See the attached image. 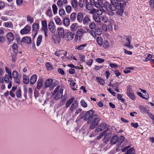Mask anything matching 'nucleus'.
I'll use <instances>...</instances> for the list:
<instances>
[{"label": "nucleus", "mask_w": 154, "mask_h": 154, "mask_svg": "<svg viewBox=\"0 0 154 154\" xmlns=\"http://www.w3.org/2000/svg\"><path fill=\"white\" fill-rule=\"evenodd\" d=\"M94 111L90 110L88 111L84 116V120L87 121L88 124H91L90 128L93 129L98 125L100 121V118L97 115H93Z\"/></svg>", "instance_id": "f257e3e1"}, {"label": "nucleus", "mask_w": 154, "mask_h": 154, "mask_svg": "<svg viewBox=\"0 0 154 154\" xmlns=\"http://www.w3.org/2000/svg\"><path fill=\"white\" fill-rule=\"evenodd\" d=\"M63 90L62 88H60V86H57L55 88L53 94L54 98L56 100H58L61 98L63 96Z\"/></svg>", "instance_id": "f03ea898"}, {"label": "nucleus", "mask_w": 154, "mask_h": 154, "mask_svg": "<svg viewBox=\"0 0 154 154\" xmlns=\"http://www.w3.org/2000/svg\"><path fill=\"white\" fill-rule=\"evenodd\" d=\"M127 93L128 97L131 99L133 100H134V99L135 97L134 93L132 90L131 87L130 85H128L127 86Z\"/></svg>", "instance_id": "7ed1b4c3"}, {"label": "nucleus", "mask_w": 154, "mask_h": 154, "mask_svg": "<svg viewBox=\"0 0 154 154\" xmlns=\"http://www.w3.org/2000/svg\"><path fill=\"white\" fill-rule=\"evenodd\" d=\"M106 129L107 130L106 132L104 134V137L103 140V142L106 143H107L109 140L112 134V132L109 131L108 130V128Z\"/></svg>", "instance_id": "20e7f679"}, {"label": "nucleus", "mask_w": 154, "mask_h": 154, "mask_svg": "<svg viewBox=\"0 0 154 154\" xmlns=\"http://www.w3.org/2000/svg\"><path fill=\"white\" fill-rule=\"evenodd\" d=\"M108 126H109L105 123L101 124L96 129L95 132H98L99 131H101L106 128V129L108 128V130L109 129Z\"/></svg>", "instance_id": "39448f33"}, {"label": "nucleus", "mask_w": 154, "mask_h": 154, "mask_svg": "<svg viewBox=\"0 0 154 154\" xmlns=\"http://www.w3.org/2000/svg\"><path fill=\"white\" fill-rule=\"evenodd\" d=\"M48 28L50 31L52 33L55 32L56 27L53 21H51L48 23Z\"/></svg>", "instance_id": "423d86ee"}, {"label": "nucleus", "mask_w": 154, "mask_h": 154, "mask_svg": "<svg viewBox=\"0 0 154 154\" xmlns=\"http://www.w3.org/2000/svg\"><path fill=\"white\" fill-rule=\"evenodd\" d=\"M111 4L113 6H115L116 8L119 9L122 8V4L120 2H119L117 0H110Z\"/></svg>", "instance_id": "0eeeda50"}, {"label": "nucleus", "mask_w": 154, "mask_h": 154, "mask_svg": "<svg viewBox=\"0 0 154 154\" xmlns=\"http://www.w3.org/2000/svg\"><path fill=\"white\" fill-rule=\"evenodd\" d=\"M84 33V31L82 29H79L75 35V37L76 39L80 40L82 36Z\"/></svg>", "instance_id": "6e6552de"}, {"label": "nucleus", "mask_w": 154, "mask_h": 154, "mask_svg": "<svg viewBox=\"0 0 154 154\" xmlns=\"http://www.w3.org/2000/svg\"><path fill=\"white\" fill-rule=\"evenodd\" d=\"M31 30V27L30 26L26 25L20 31L21 34H24L28 33Z\"/></svg>", "instance_id": "1a4fd4ad"}, {"label": "nucleus", "mask_w": 154, "mask_h": 154, "mask_svg": "<svg viewBox=\"0 0 154 154\" xmlns=\"http://www.w3.org/2000/svg\"><path fill=\"white\" fill-rule=\"evenodd\" d=\"M78 106V101L76 100L73 101L72 103L71 106L70 107V110L72 112H73Z\"/></svg>", "instance_id": "9d476101"}, {"label": "nucleus", "mask_w": 154, "mask_h": 154, "mask_svg": "<svg viewBox=\"0 0 154 154\" xmlns=\"http://www.w3.org/2000/svg\"><path fill=\"white\" fill-rule=\"evenodd\" d=\"M57 30L59 36L60 37L64 38L65 36V32L63 28L62 27H59L57 28Z\"/></svg>", "instance_id": "9b49d317"}, {"label": "nucleus", "mask_w": 154, "mask_h": 154, "mask_svg": "<svg viewBox=\"0 0 154 154\" xmlns=\"http://www.w3.org/2000/svg\"><path fill=\"white\" fill-rule=\"evenodd\" d=\"M74 34L71 32H68L66 34V38L67 40H72L74 37Z\"/></svg>", "instance_id": "f8f14e48"}, {"label": "nucleus", "mask_w": 154, "mask_h": 154, "mask_svg": "<svg viewBox=\"0 0 154 154\" xmlns=\"http://www.w3.org/2000/svg\"><path fill=\"white\" fill-rule=\"evenodd\" d=\"M71 4L72 8L75 10L78 8V2L77 0H72L71 1Z\"/></svg>", "instance_id": "ddd939ff"}, {"label": "nucleus", "mask_w": 154, "mask_h": 154, "mask_svg": "<svg viewBox=\"0 0 154 154\" xmlns=\"http://www.w3.org/2000/svg\"><path fill=\"white\" fill-rule=\"evenodd\" d=\"M6 38L9 42H11L13 40L14 36L11 32H10L7 34Z\"/></svg>", "instance_id": "4468645a"}, {"label": "nucleus", "mask_w": 154, "mask_h": 154, "mask_svg": "<svg viewBox=\"0 0 154 154\" xmlns=\"http://www.w3.org/2000/svg\"><path fill=\"white\" fill-rule=\"evenodd\" d=\"M139 108L140 112L143 113H147L148 112L149 108L148 106H140Z\"/></svg>", "instance_id": "2eb2a0df"}, {"label": "nucleus", "mask_w": 154, "mask_h": 154, "mask_svg": "<svg viewBox=\"0 0 154 154\" xmlns=\"http://www.w3.org/2000/svg\"><path fill=\"white\" fill-rule=\"evenodd\" d=\"M119 137L116 135H113L111 139V144H115L117 142L118 143Z\"/></svg>", "instance_id": "dca6fc26"}, {"label": "nucleus", "mask_w": 154, "mask_h": 154, "mask_svg": "<svg viewBox=\"0 0 154 154\" xmlns=\"http://www.w3.org/2000/svg\"><path fill=\"white\" fill-rule=\"evenodd\" d=\"M52 40L55 44L59 43L60 42V38L54 35L52 36Z\"/></svg>", "instance_id": "f3484780"}, {"label": "nucleus", "mask_w": 154, "mask_h": 154, "mask_svg": "<svg viewBox=\"0 0 154 154\" xmlns=\"http://www.w3.org/2000/svg\"><path fill=\"white\" fill-rule=\"evenodd\" d=\"M37 79V76L36 75H32L30 79V84L31 85H33L36 82Z\"/></svg>", "instance_id": "a211bd4d"}, {"label": "nucleus", "mask_w": 154, "mask_h": 154, "mask_svg": "<svg viewBox=\"0 0 154 154\" xmlns=\"http://www.w3.org/2000/svg\"><path fill=\"white\" fill-rule=\"evenodd\" d=\"M84 16L82 12H79L77 16V20L79 23H82L83 20Z\"/></svg>", "instance_id": "6ab92c4d"}, {"label": "nucleus", "mask_w": 154, "mask_h": 154, "mask_svg": "<svg viewBox=\"0 0 154 154\" xmlns=\"http://www.w3.org/2000/svg\"><path fill=\"white\" fill-rule=\"evenodd\" d=\"M131 37L130 36H126V41L125 44V46L128 48H130V41L131 40Z\"/></svg>", "instance_id": "aec40b11"}, {"label": "nucleus", "mask_w": 154, "mask_h": 154, "mask_svg": "<svg viewBox=\"0 0 154 154\" xmlns=\"http://www.w3.org/2000/svg\"><path fill=\"white\" fill-rule=\"evenodd\" d=\"M22 41L27 44H30L31 42V39L28 37H25L23 38Z\"/></svg>", "instance_id": "412c9836"}, {"label": "nucleus", "mask_w": 154, "mask_h": 154, "mask_svg": "<svg viewBox=\"0 0 154 154\" xmlns=\"http://www.w3.org/2000/svg\"><path fill=\"white\" fill-rule=\"evenodd\" d=\"M52 80L51 79H48L45 82V87L47 88L49 87L51 85L52 82Z\"/></svg>", "instance_id": "4be33fe9"}, {"label": "nucleus", "mask_w": 154, "mask_h": 154, "mask_svg": "<svg viewBox=\"0 0 154 154\" xmlns=\"http://www.w3.org/2000/svg\"><path fill=\"white\" fill-rule=\"evenodd\" d=\"M43 80L42 79H39L37 82V88L39 89L41 88L42 85Z\"/></svg>", "instance_id": "5701e85b"}, {"label": "nucleus", "mask_w": 154, "mask_h": 154, "mask_svg": "<svg viewBox=\"0 0 154 154\" xmlns=\"http://www.w3.org/2000/svg\"><path fill=\"white\" fill-rule=\"evenodd\" d=\"M93 18L94 21L98 23H100L101 21V18L97 15L95 14L93 15Z\"/></svg>", "instance_id": "b1692460"}, {"label": "nucleus", "mask_w": 154, "mask_h": 154, "mask_svg": "<svg viewBox=\"0 0 154 154\" xmlns=\"http://www.w3.org/2000/svg\"><path fill=\"white\" fill-rule=\"evenodd\" d=\"M74 99V98L73 97L69 99L67 101L65 105L66 108H68L71 103H72Z\"/></svg>", "instance_id": "393cba45"}, {"label": "nucleus", "mask_w": 154, "mask_h": 154, "mask_svg": "<svg viewBox=\"0 0 154 154\" xmlns=\"http://www.w3.org/2000/svg\"><path fill=\"white\" fill-rule=\"evenodd\" d=\"M59 13L60 16L62 17H63L66 14L63 8H61L59 10Z\"/></svg>", "instance_id": "a878e982"}, {"label": "nucleus", "mask_w": 154, "mask_h": 154, "mask_svg": "<svg viewBox=\"0 0 154 154\" xmlns=\"http://www.w3.org/2000/svg\"><path fill=\"white\" fill-rule=\"evenodd\" d=\"M90 21V19L87 16H86L84 17L83 20L84 24L85 25H87Z\"/></svg>", "instance_id": "bb28decb"}, {"label": "nucleus", "mask_w": 154, "mask_h": 154, "mask_svg": "<svg viewBox=\"0 0 154 154\" xmlns=\"http://www.w3.org/2000/svg\"><path fill=\"white\" fill-rule=\"evenodd\" d=\"M77 17V14L75 13H72L70 16V20L72 21H74L76 19Z\"/></svg>", "instance_id": "cd10ccee"}, {"label": "nucleus", "mask_w": 154, "mask_h": 154, "mask_svg": "<svg viewBox=\"0 0 154 154\" xmlns=\"http://www.w3.org/2000/svg\"><path fill=\"white\" fill-rule=\"evenodd\" d=\"M39 25L38 23H34L32 26V30L36 32L39 29Z\"/></svg>", "instance_id": "c85d7f7f"}, {"label": "nucleus", "mask_w": 154, "mask_h": 154, "mask_svg": "<svg viewBox=\"0 0 154 154\" xmlns=\"http://www.w3.org/2000/svg\"><path fill=\"white\" fill-rule=\"evenodd\" d=\"M42 30H46L48 29L47 23L46 20H43L42 22Z\"/></svg>", "instance_id": "c756f323"}, {"label": "nucleus", "mask_w": 154, "mask_h": 154, "mask_svg": "<svg viewBox=\"0 0 154 154\" xmlns=\"http://www.w3.org/2000/svg\"><path fill=\"white\" fill-rule=\"evenodd\" d=\"M110 4L108 2H105L103 5L104 9L106 11H108V10H109V6H110Z\"/></svg>", "instance_id": "7c9ffc66"}, {"label": "nucleus", "mask_w": 154, "mask_h": 154, "mask_svg": "<svg viewBox=\"0 0 154 154\" xmlns=\"http://www.w3.org/2000/svg\"><path fill=\"white\" fill-rule=\"evenodd\" d=\"M23 81L25 84H28L29 83V78L26 75H23Z\"/></svg>", "instance_id": "2f4dec72"}, {"label": "nucleus", "mask_w": 154, "mask_h": 154, "mask_svg": "<svg viewBox=\"0 0 154 154\" xmlns=\"http://www.w3.org/2000/svg\"><path fill=\"white\" fill-rule=\"evenodd\" d=\"M101 17V20L103 22L107 23L108 22L109 18L106 15H103Z\"/></svg>", "instance_id": "473e14b6"}, {"label": "nucleus", "mask_w": 154, "mask_h": 154, "mask_svg": "<svg viewBox=\"0 0 154 154\" xmlns=\"http://www.w3.org/2000/svg\"><path fill=\"white\" fill-rule=\"evenodd\" d=\"M4 26L5 27L8 28H12L13 27L12 23L10 21L4 23Z\"/></svg>", "instance_id": "72a5a7b5"}, {"label": "nucleus", "mask_w": 154, "mask_h": 154, "mask_svg": "<svg viewBox=\"0 0 154 154\" xmlns=\"http://www.w3.org/2000/svg\"><path fill=\"white\" fill-rule=\"evenodd\" d=\"M96 40L100 46H101L103 45V39L101 37H97V38Z\"/></svg>", "instance_id": "f704fd0d"}, {"label": "nucleus", "mask_w": 154, "mask_h": 154, "mask_svg": "<svg viewBox=\"0 0 154 154\" xmlns=\"http://www.w3.org/2000/svg\"><path fill=\"white\" fill-rule=\"evenodd\" d=\"M103 47L105 49H107L108 48L109 46V42L106 40H105L103 42Z\"/></svg>", "instance_id": "c9c22d12"}, {"label": "nucleus", "mask_w": 154, "mask_h": 154, "mask_svg": "<svg viewBox=\"0 0 154 154\" xmlns=\"http://www.w3.org/2000/svg\"><path fill=\"white\" fill-rule=\"evenodd\" d=\"M63 22L65 26H68L69 24V19L67 18H66L63 20Z\"/></svg>", "instance_id": "e433bc0d"}, {"label": "nucleus", "mask_w": 154, "mask_h": 154, "mask_svg": "<svg viewBox=\"0 0 154 154\" xmlns=\"http://www.w3.org/2000/svg\"><path fill=\"white\" fill-rule=\"evenodd\" d=\"M87 45L86 44H85L80 45L78 47L76 46V48L79 50H82Z\"/></svg>", "instance_id": "4c0bfd02"}, {"label": "nucleus", "mask_w": 154, "mask_h": 154, "mask_svg": "<svg viewBox=\"0 0 154 154\" xmlns=\"http://www.w3.org/2000/svg\"><path fill=\"white\" fill-rule=\"evenodd\" d=\"M125 140V137L123 136H121L119 138L118 144L120 145Z\"/></svg>", "instance_id": "58836bf2"}, {"label": "nucleus", "mask_w": 154, "mask_h": 154, "mask_svg": "<svg viewBox=\"0 0 154 154\" xmlns=\"http://www.w3.org/2000/svg\"><path fill=\"white\" fill-rule=\"evenodd\" d=\"M47 15L48 16L50 17H52L53 16L52 11L51 8H48L47 11Z\"/></svg>", "instance_id": "ea45409f"}, {"label": "nucleus", "mask_w": 154, "mask_h": 154, "mask_svg": "<svg viewBox=\"0 0 154 154\" xmlns=\"http://www.w3.org/2000/svg\"><path fill=\"white\" fill-rule=\"evenodd\" d=\"M65 9L66 12L68 14H69L72 11V8L70 5H68L66 7Z\"/></svg>", "instance_id": "a19ab883"}, {"label": "nucleus", "mask_w": 154, "mask_h": 154, "mask_svg": "<svg viewBox=\"0 0 154 154\" xmlns=\"http://www.w3.org/2000/svg\"><path fill=\"white\" fill-rule=\"evenodd\" d=\"M95 35H100L102 33L101 30L100 28H97L95 29Z\"/></svg>", "instance_id": "79ce46f5"}, {"label": "nucleus", "mask_w": 154, "mask_h": 154, "mask_svg": "<svg viewBox=\"0 0 154 154\" xmlns=\"http://www.w3.org/2000/svg\"><path fill=\"white\" fill-rule=\"evenodd\" d=\"M134 68L133 67H127L124 71V72L125 74H127L131 72V70H133Z\"/></svg>", "instance_id": "37998d69"}, {"label": "nucleus", "mask_w": 154, "mask_h": 154, "mask_svg": "<svg viewBox=\"0 0 154 154\" xmlns=\"http://www.w3.org/2000/svg\"><path fill=\"white\" fill-rule=\"evenodd\" d=\"M42 36L41 35H39L38 36L37 41V45L38 46L40 44L42 39Z\"/></svg>", "instance_id": "c03bdc74"}, {"label": "nucleus", "mask_w": 154, "mask_h": 154, "mask_svg": "<svg viewBox=\"0 0 154 154\" xmlns=\"http://www.w3.org/2000/svg\"><path fill=\"white\" fill-rule=\"evenodd\" d=\"M52 8L53 11V13L54 14H56L57 13V10L58 8L55 4H53L52 6Z\"/></svg>", "instance_id": "a18cd8bd"}, {"label": "nucleus", "mask_w": 154, "mask_h": 154, "mask_svg": "<svg viewBox=\"0 0 154 154\" xmlns=\"http://www.w3.org/2000/svg\"><path fill=\"white\" fill-rule=\"evenodd\" d=\"M125 154H134V149L133 148H131L128 150Z\"/></svg>", "instance_id": "49530a36"}, {"label": "nucleus", "mask_w": 154, "mask_h": 154, "mask_svg": "<svg viewBox=\"0 0 154 154\" xmlns=\"http://www.w3.org/2000/svg\"><path fill=\"white\" fill-rule=\"evenodd\" d=\"M93 5L89 3H86V8L88 10H91L93 8Z\"/></svg>", "instance_id": "de8ad7c7"}, {"label": "nucleus", "mask_w": 154, "mask_h": 154, "mask_svg": "<svg viewBox=\"0 0 154 154\" xmlns=\"http://www.w3.org/2000/svg\"><path fill=\"white\" fill-rule=\"evenodd\" d=\"M113 21H111L108 25V28L109 30L112 31L113 29Z\"/></svg>", "instance_id": "09e8293b"}, {"label": "nucleus", "mask_w": 154, "mask_h": 154, "mask_svg": "<svg viewBox=\"0 0 154 154\" xmlns=\"http://www.w3.org/2000/svg\"><path fill=\"white\" fill-rule=\"evenodd\" d=\"M46 66L48 70H51L53 69L52 65L49 62L47 63H46Z\"/></svg>", "instance_id": "8fccbe9b"}, {"label": "nucleus", "mask_w": 154, "mask_h": 154, "mask_svg": "<svg viewBox=\"0 0 154 154\" xmlns=\"http://www.w3.org/2000/svg\"><path fill=\"white\" fill-rule=\"evenodd\" d=\"M27 20L30 23H32L33 22V19L30 16L28 15L27 17Z\"/></svg>", "instance_id": "3c124183"}, {"label": "nucleus", "mask_w": 154, "mask_h": 154, "mask_svg": "<svg viewBox=\"0 0 154 154\" xmlns=\"http://www.w3.org/2000/svg\"><path fill=\"white\" fill-rule=\"evenodd\" d=\"M63 52V50H59L55 52L54 54L56 56L59 57L62 55V54H63L62 52Z\"/></svg>", "instance_id": "603ef678"}, {"label": "nucleus", "mask_w": 154, "mask_h": 154, "mask_svg": "<svg viewBox=\"0 0 154 154\" xmlns=\"http://www.w3.org/2000/svg\"><path fill=\"white\" fill-rule=\"evenodd\" d=\"M4 79L6 83H8L10 81L9 76H8V75L5 74L4 77Z\"/></svg>", "instance_id": "864d4df0"}, {"label": "nucleus", "mask_w": 154, "mask_h": 154, "mask_svg": "<svg viewBox=\"0 0 154 154\" xmlns=\"http://www.w3.org/2000/svg\"><path fill=\"white\" fill-rule=\"evenodd\" d=\"M57 5L59 8H61L63 6V3L61 0H58L57 2Z\"/></svg>", "instance_id": "5fc2aeb1"}, {"label": "nucleus", "mask_w": 154, "mask_h": 154, "mask_svg": "<svg viewBox=\"0 0 154 154\" xmlns=\"http://www.w3.org/2000/svg\"><path fill=\"white\" fill-rule=\"evenodd\" d=\"M97 80L100 85H103L105 83L104 80L101 78L99 77L97 78Z\"/></svg>", "instance_id": "6e6d98bb"}, {"label": "nucleus", "mask_w": 154, "mask_h": 154, "mask_svg": "<svg viewBox=\"0 0 154 154\" xmlns=\"http://www.w3.org/2000/svg\"><path fill=\"white\" fill-rule=\"evenodd\" d=\"M100 4H101V3L98 1H97V2L95 1V3H94L93 6H94L97 8H99L100 7Z\"/></svg>", "instance_id": "4d7b16f0"}, {"label": "nucleus", "mask_w": 154, "mask_h": 154, "mask_svg": "<svg viewBox=\"0 0 154 154\" xmlns=\"http://www.w3.org/2000/svg\"><path fill=\"white\" fill-rule=\"evenodd\" d=\"M16 95L17 97L19 98L21 96V90L20 89H19L17 90L16 92Z\"/></svg>", "instance_id": "13d9d810"}, {"label": "nucleus", "mask_w": 154, "mask_h": 154, "mask_svg": "<svg viewBox=\"0 0 154 154\" xmlns=\"http://www.w3.org/2000/svg\"><path fill=\"white\" fill-rule=\"evenodd\" d=\"M122 94H117V98L120 100H121L122 102H123L124 101V99L122 98Z\"/></svg>", "instance_id": "bf43d9fd"}, {"label": "nucleus", "mask_w": 154, "mask_h": 154, "mask_svg": "<svg viewBox=\"0 0 154 154\" xmlns=\"http://www.w3.org/2000/svg\"><path fill=\"white\" fill-rule=\"evenodd\" d=\"M12 74L14 79L18 77V74L16 71H14L12 72Z\"/></svg>", "instance_id": "052dcab7"}, {"label": "nucleus", "mask_w": 154, "mask_h": 154, "mask_svg": "<svg viewBox=\"0 0 154 154\" xmlns=\"http://www.w3.org/2000/svg\"><path fill=\"white\" fill-rule=\"evenodd\" d=\"M89 27L91 29H94L96 28V26L94 23H92L89 25Z\"/></svg>", "instance_id": "680f3d73"}, {"label": "nucleus", "mask_w": 154, "mask_h": 154, "mask_svg": "<svg viewBox=\"0 0 154 154\" xmlns=\"http://www.w3.org/2000/svg\"><path fill=\"white\" fill-rule=\"evenodd\" d=\"M75 83L74 82L73 80H71L70 85L72 87V88L73 90L74 91L76 90V88H74L73 87L75 86Z\"/></svg>", "instance_id": "e2e57ef3"}, {"label": "nucleus", "mask_w": 154, "mask_h": 154, "mask_svg": "<svg viewBox=\"0 0 154 154\" xmlns=\"http://www.w3.org/2000/svg\"><path fill=\"white\" fill-rule=\"evenodd\" d=\"M80 103L81 105L83 107H86L87 106V104L85 102L84 100H82Z\"/></svg>", "instance_id": "0e129e2a"}, {"label": "nucleus", "mask_w": 154, "mask_h": 154, "mask_svg": "<svg viewBox=\"0 0 154 154\" xmlns=\"http://www.w3.org/2000/svg\"><path fill=\"white\" fill-rule=\"evenodd\" d=\"M77 28V26L75 24H73L70 26V29L72 31H74Z\"/></svg>", "instance_id": "69168bd1"}, {"label": "nucleus", "mask_w": 154, "mask_h": 154, "mask_svg": "<svg viewBox=\"0 0 154 154\" xmlns=\"http://www.w3.org/2000/svg\"><path fill=\"white\" fill-rule=\"evenodd\" d=\"M5 5V3L3 2L0 1V10L4 8Z\"/></svg>", "instance_id": "338daca9"}, {"label": "nucleus", "mask_w": 154, "mask_h": 154, "mask_svg": "<svg viewBox=\"0 0 154 154\" xmlns=\"http://www.w3.org/2000/svg\"><path fill=\"white\" fill-rule=\"evenodd\" d=\"M120 84L119 83L116 82L113 84V88L114 89L115 88H119V86Z\"/></svg>", "instance_id": "774afa93"}]
</instances>
